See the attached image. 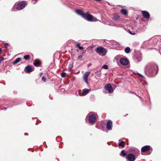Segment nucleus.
Returning <instances> with one entry per match:
<instances>
[{
  "mask_svg": "<svg viewBox=\"0 0 161 161\" xmlns=\"http://www.w3.org/2000/svg\"><path fill=\"white\" fill-rule=\"evenodd\" d=\"M158 71V66L154 63L147 64L144 69L145 74L149 77L155 76L157 74Z\"/></svg>",
  "mask_w": 161,
  "mask_h": 161,
  "instance_id": "f257e3e1",
  "label": "nucleus"
},
{
  "mask_svg": "<svg viewBox=\"0 0 161 161\" xmlns=\"http://www.w3.org/2000/svg\"><path fill=\"white\" fill-rule=\"evenodd\" d=\"M95 51L99 55L102 56H104L107 53V50L102 47H97Z\"/></svg>",
  "mask_w": 161,
  "mask_h": 161,
  "instance_id": "f03ea898",
  "label": "nucleus"
},
{
  "mask_svg": "<svg viewBox=\"0 0 161 161\" xmlns=\"http://www.w3.org/2000/svg\"><path fill=\"white\" fill-rule=\"evenodd\" d=\"M89 121L90 123L93 124L96 121L97 115L91 113H89L88 114Z\"/></svg>",
  "mask_w": 161,
  "mask_h": 161,
  "instance_id": "7ed1b4c3",
  "label": "nucleus"
},
{
  "mask_svg": "<svg viewBox=\"0 0 161 161\" xmlns=\"http://www.w3.org/2000/svg\"><path fill=\"white\" fill-rule=\"evenodd\" d=\"M87 20L90 21H96L98 20L96 18L91 14H86L85 18H84Z\"/></svg>",
  "mask_w": 161,
  "mask_h": 161,
  "instance_id": "20e7f679",
  "label": "nucleus"
},
{
  "mask_svg": "<svg viewBox=\"0 0 161 161\" xmlns=\"http://www.w3.org/2000/svg\"><path fill=\"white\" fill-rule=\"evenodd\" d=\"M104 88L106 90L108 91V93H111L114 91V89H113L111 85L109 83L106 84L104 86Z\"/></svg>",
  "mask_w": 161,
  "mask_h": 161,
  "instance_id": "39448f33",
  "label": "nucleus"
},
{
  "mask_svg": "<svg viewBox=\"0 0 161 161\" xmlns=\"http://www.w3.org/2000/svg\"><path fill=\"white\" fill-rule=\"evenodd\" d=\"M90 73V72L87 71L83 75V78L85 82L88 85V78Z\"/></svg>",
  "mask_w": 161,
  "mask_h": 161,
  "instance_id": "423d86ee",
  "label": "nucleus"
},
{
  "mask_svg": "<svg viewBox=\"0 0 161 161\" xmlns=\"http://www.w3.org/2000/svg\"><path fill=\"white\" fill-rule=\"evenodd\" d=\"M26 3L25 2H22L18 4L17 7V9L19 10H20L22 9L25 7Z\"/></svg>",
  "mask_w": 161,
  "mask_h": 161,
  "instance_id": "0eeeda50",
  "label": "nucleus"
},
{
  "mask_svg": "<svg viewBox=\"0 0 161 161\" xmlns=\"http://www.w3.org/2000/svg\"><path fill=\"white\" fill-rule=\"evenodd\" d=\"M120 62L121 64L124 65H127L129 63L128 60L125 58H121L120 60Z\"/></svg>",
  "mask_w": 161,
  "mask_h": 161,
  "instance_id": "6e6552de",
  "label": "nucleus"
},
{
  "mask_svg": "<svg viewBox=\"0 0 161 161\" xmlns=\"http://www.w3.org/2000/svg\"><path fill=\"white\" fill-rule=\"evenodd\" d=\"M126 158L129 161H134L135 160L134 156L131 153L128 154Z\"/></svg>",
  "mask_w": 161,
  "mask_h": 161,
  "instance_id": "1a4fd4ad",
  "label": "nucleus"
},
{
  "mask_svg": "<svg viewBox=\"0 0 161 161\" xmlns=\"http://www.w3.org/2000/svg\"><path fill=\"white\" fill-rule=\"evenodd\" d=\"M112 122L111 120H109L108 121L106 125V127L108 130H111L112 129Z\"/></svg>",
  "mask_w": 161,
  "mask_h": 161,
  "instance_id": "9d476101",
  "label": "nucleus"
},
{
  "mask_svg": "<svg viewBox=\"0 0 161 161\" xmlns=\"http://www.w3.org/2000/svg\"><path fill=\"white\" fill-rule=\"evenodd\" d=\"M142 14L144 17L146 19H148L150 17V14L147 11H142Z\"/></svg>",
  "mask_w": 161,
  "mask_h": 161,
  "instance_id": "9b49d317",
  "label": "nucleus"
},
{
  "mask_svg": "<svg viewBox=\"0 0 161 161\" xmlns=\"http://www.w3.org/2000/svg\"><path fill=\"white\" fill-rule=\"evenodd\" d=\"M75 11L76 13L81 15L83 18H85L86 14L84 13L82 10L78 9L76 10Z\"/></svg>",
  "mask_w": 161,
  "mask_h": 161,
  "instance_id": "f8f14e48",
  "label": "nucleus"
},
{
  "mask_svg": "<svg viewBox=\"0 0 161 161\" xmlns=\"http://www.w3.org/2000/svg\"><path fill=\"white\" fill-rule=\"evenodd\" d=\"M151 147L149 146L146 145L143 147L141 148V151L142 152H145L146 151L149 150Z\"/></svg>",
  "mask_w": 161,
  "mask_h": 161,
  "instance_id": "ddd939ff",
  "label": "nucleus"
},
{
  "mask_svg": "<svg viewBox=\"0 0 161 161\" xmlns=\"http://www.w3.org/2000/svg\"><path fill=\"white\" fill-rule=\"evenodd\" d=\"M25 69L26 71V72L27 73H29L32 72L33 71V69L29 65H28L25 67Z\"/></svg>",
  "mask_w": 161,
  "mask_h": 161,
  "instance_id": "4468645a",
  "label": "nucleus"
},
{
  "mask_svg": "<svg viewBox=\"0 0 161 161\" xmlns=\"http://www.w3.org/2000/svg\"><path fill=\"white\" fill-rule=\"evenodd\" d=\"M119 18V16L117 14H115L113 15L112 19L114 20H117Z\"/></svg>",
  "mask_w": 161,
  "mask_h": 161,
  "instance_id": "2eb2a0df",
  "label": "nucleus"
},
{
  "mask_svg": "<svg viewBox=\"0 0 161 161\" xmlns=\"http://www.w3.org/2000/svg\"><path fill=\"white\" fill-rule=\"evenodd\" d=\"M33 64L36 66H39L40 64V62L37 60H36L33 62Z\"/></svg>",
  "mask_w": 161,
  "mask_h": 161,
  "instance_id": "dca6fc26",
  "label": "nucleus"
},
{
  "mask_svg": "<svg viewBox=\"0 0 161 161\" xmlns=\"http://www.w3.org/2000/svg\"><path fill=\"white\" fill-rule=\"evenodd\" d=\"M89 90L88 89H85L83 90L82 92V96H85L88 93Z\"/></svg>",
  "mask_w": 161,
  "mask_h": 161,
  "instance_id": "f3484780",
  "label": "nucleus"
},
{
  "mask_svg": "<svg viewBox=\"0 0 161 161\" xmlns=\"http://www.w3.org/2000/svg\"><path fill=\"white\" fill-rule=\"evenodd\" d=\"M21 58H18L15 61H14V62L13 63V64H16L17 63L20 62L21 61Z\"/></svg>",
  "mask_w": 161,
  "mask_h": 161,
  "instance_id": "a211bd4d",
  "label": "nucleus"
},
{
  "mask_svg": "<svg viewBox=\"0 0 161 161\" xmlns=\"http://www.w3.org/2000/svg\"><path fill=\"white\" fill-rule=\"evenodd\" d=\"M121 13L124 15H127V12L126 9H122L121 10Z\"/></svg>",
  "mask_w": 161,
  "mask_h": 161,
  "instance_id": "6ab92c4d",
  "label": "nucleus"
},
{
  "mask_svg": "<svg viewBox=\"0 0 161 161\" xmlns=\"http://www.w3.org/2000/svg\"><path fill=\"white\" fill-rule=\"evenodd\" d=\"M130 48L129 47H126L125 49V53H128L130 52Z\"/></svg>",
  "mask_w": 161,
  "mask_h": 161,
  "instance_id": "aec40b11",
  "label": "nucleus"
},
{
  "mask_svg": "<svg viewBox=\"0 0 161 161\" xmlns=\"http://www.w3.org/2000/svg\"><path fill=\"white\" fill-rule=\"evenodd\" d=\"M125 145V142L123 141H121L119 144V146H121L122 147H124Z\"/></svg>",
  "mask_w": 161,
  "mask_h": 161,
  "instance_id": "412c9836",
  "label": "nucleus"
},
{
  "mask_svg": "<svg viewBox=\"0 0 161 161\" xmlns=\"http://www.w3.org/2000/svg\"><path fill=\"white\" fill-rule=\"evenodd\" d=\"M126 155V153L124 151V150H123L121 151V155L122 157H125Z\"/></svg>",
  "mask_w": 161,
  "mask_h": 161,
  "instance_id": "4be33fe9",
  "label": "nucleus"
},
{
  "mask_svg": "<svg viewBox=\"0 0 161 161\" xmlns=\"http://www.w3.org/2000/svg\"><path fill=\"white\" fill-rule=\"evenodd\" d=\"M73 67V63H70L69 67H68V69L70 70Z\"/></svg>",
  "mask_w": 161,
  "mask_h": 161,
  "instance_id": "5701e85b",
  "label": "nucleus"
},
{
  "mask_svg": "<svg viewBox=\"0 0 161 161\" xmlns=\"http://www.w3.org/2000/svg\"><path fill=\"white\" fill-rule=\"evenodd\" d=\"M141 59L142 57L141 56H137L136 58V60H137V62H139L140 61V60H141Z\"/></svg>",
  "mask_w": 161,
  "mask_h": 161,
  "instance_id": "b1692460",
  "label": "nucleus"
},
{
  "mask_svg": "<svg viewBox=\"0 0 161 161\" xmlns=\"http://www.w3.org/2000/svg\"><path fill=\"white\" fill-rule=\"evenodd\" d=\"M30 58V56L28 55H26L24 56V58L26 60H28Z\"/></svg>",
  "mask_w": 161,
  "mask_h": 161,
  "instance_id": "393cba45",
  "label": "nucleus"
},
{
  "mask_svg": "<svg viewBox=\"0 0 161 161\" xmlns=\"http://www.w3.org/2000/svg\"><path fill=\"white\" fill-rule=\"evenodd\" d=\"M95 74H97V75H97V76L99 77L100 76V75L101 74V71H98L97 70L96 71V72H95Z\"/></svg>",
  "mask_w": 161,
  "mask_h": 161,
  "instance_id": "a878e982",
  "label": "nucleus"
},
{
  "mask_svg": "<svg viewBox=\"0 0 161 161\" xmlns=\"http://www.w3.org/2000/svg\"><path fill=\"white\" fill-rule=\"evenodd\" d=\"M102 68H103V69H108V66L107 65L104 64L102 66Z\"/></svg>",
  "mask_w": 161,
  "mask_h": 161,
  "instance_id": "bb28decb",
  "label": "nucleus"
},
{
  "mask_svg": "<svg viewBox=\"0 0 161 161\" xmlns=\"http://www.w3.org/2000/svg\"><path fill=\"white\" fill-rule=\"evenodd\" d=\"M108 24L112 26H115L116 25L112 22H109Z\"/></svg>",
  "mask_w": 161,
  "mask_h": 161,
  "instance_id": "cd10ccee",
  "label": "nucleus"
},
{
  "mask_svg": "<svg viewBox=\"0 0 161 161\" xmlns=\"http://www.w3.org/2000/svg\"><path fill=\"white\" fill-rule=\"evenodd\" d=\"M111 43L112 44H114V45H118V42H117L115 41H112Z\"/></svg>",
  "mask_w": 161,
  "mask_h": 161,
  "instance_id": "c85d7f7f",
  "label": "nucleus"
},
{
  "mask_svg": "<svg viewBox=\"0 0 161 161\" xmlns=\"http://www.w3.org/2000/svg\"><path fill=\"white\" fill-rule=\"evenodd\" d=\"M61 76L63 77H65L66 75V74L65 73L63 72L61 74Z\"/></svg>",
  "mask_w": 161,
  "mask_h": 161,
  "instance_id": "c756f323",
  "label": "nucleus"
},
{
  "mask_svg": "<svg viewBox=\"0 0 161 161\" xmlns=\"http://www.w3.org/2000/svg\"><path fill=\"white\" fill-rule=\"evenodd\" d=\"M42 80L44 82H46V78L44 76L42 77Z\"/></svg>",
  "mask_w": 161,
  "mask_h": 161,
  "instance_id": "7c9ffc66",
  "label": "nucleus"
},
{
  "mask_svg": "<svg viewBox=\"0 0 161 161\" xmlns=\"http://www.w3.org/2000/svg\"><path fill=\"white\" fill-rule=\"evenodd\" d=\"M83 57V56L82 55H80L78 57V59H82Z\"/></svg>",
  "mask_w": 161,
  "mask_h": 161,
  "instance_id": "2f4dec72",
  "label": "nucleus"
},
{
  "mask_svg": "<svg viewBox=\"0 0 161 161\" xmlns=\"http://www.w3.org/2000/svg\"><path fill=\"white\" fill-rule=\"evenodd\" d=\"M140 77H141L142 78L144 79V77L141 74H140L139 73H138L137 74Z\"/></svg>",
  "mask_w": 161,
  "mask_h": 161,
  "instance_id": "473e14b6",
  "label": "nucleus"
},
{
  "mask_svg": "<svg viewBox=\"0 0 161 161\" xmlns=\"http://www.w3.org/2000/svg\"><path fill=\"white\" fill-rule=\"evenodd\" d=\"M8 46V43H5V44H4V47L5 48H7V47Z\"/></svg>",
  "mask_w": 161,
  "mask_h": 161,
  "instance_id": "72a5a7b5",
  "label": "nucleus"
},
{
  "mask_svg": "<svg viewBox=\"0 0 161 161\" xmlns=\"http://www.w3.org/2000/svg\"><path fill=\"white\" fill-rule=\"evenodd\" d=\"M4 58L3 57H0V64L1 63L2 61L4 60Z\"/></svg>",
  "mask_w": 161,
  "mask_h": 161,
  "instance_id": "f704fd0d",
  "label": "nucleus"
},
{
  "mask_svg": "<svg viewBox=\"0 0 161 161\" xmlns=\"http://www.w3.org/2000/svg\"><path fill=\"white\" fill-rule=\"evenodd\" d=\"M129 33H130V34L132 35H135V33H132L130 31H129Z\"/></svg>",
  "mask_w": 161,
  "mask_h": 161,
  "instance_id": "c9c22d12",
  "label": "nucleus"
},
{
  "mask_svg": "<svg viewBox=\"0 0 161 161\" xmlns=\"http://www.w3.org/2000/svg\"><path fill=\"white\" fill-rule=\"evenodd\" d=\"M76 46L77 47H80V43H78L77 45H76Z\"/></svg>",
  "mask_w": 161,
  "mask_h": 161,
  "instance_id": "e433bc0d",
  "label": "nucleus"
},
{
  "mask_svg": "<svg viewBox=\"0 0 161 161\" xmlns=\"http://www.w3.org/2000/svg\"><path fill=\"white\" fill-rule=\"evenodd\" d=\"M80 50H82L83 49V47H82L80 46L78 47Z\"/></svg>",
  "mask_w": 161,
  "mask_h": 161,
  "instance_id": "4c0bfd02",
  "label": "nucleus"
},
{
  "mask_svg": "<svg viewBox=\"0 0 161 161\" xmlns=\"http://www.w3.org/2000/svg\"><path fill=\"white\" fill-rule=\"evenodd\" d=\"M2 52V50L1 48H0V53H1Z\"/></svg>",
  "mask_w": 161,
  "mask_h": 161,
  "instance_id": "58836bf2",
  "label": "nucleus"
},
{
  "mask_svg": "<svg viewBox=\"0 0 161 161\" xmlns=\"http://www.w3.org/2000/svg\"><path fill=\"white\" fill-rule=\"evenodd\" d=\"M94 0L96 1H101V0Z\"/></svg>",
  "mask_w": 161,
  "mask_h": 161,
  "instance_id": "ea45409f",
  "label": "nucleus"
},
{
  "mask_svg": "<svg viewBox=\"0 0 161 161\" xmlns=\"http://www.w3.org/2000/svg\"><path fill=\"white\" fill-rule=\"evenodd\" d=\"M42 74V73H41L40 74V76H41Z\"/></svg>",
  "mask_w": 161,
  "mask_h": 161,
  "instance_id": "a19ab883",
  "label": "nucleus"
},
{
  "mask_svg": "<svg viewBox=\"0 0 161 161\" xmlns=\"http://www.w3.org/2000/svg\"><path fill=\"white\" fill-rule=\"evenodd\" d=\"M25 135H27V133H25Z\"/></svg>",
  "mask_w": 161,
  "mask_h": 161,
  "instance_id": "79ce46f5",
  "label": "nucleus"
},
{
  "mask_svg": "<svg viewBox=\"0 0 161 161\" xmlns=\"http://www.w3.org/2000/svg\"><path fill=\"white\" fill-rule=\"evenodd\" d=\"M4 109H5V110H6V108H4Z\"/></svg>",
  "mask_w": 161,
  "mask_h": 161,
  "instance_id": "37998d69",
  "label": "nucleus"
}]
</instances>
